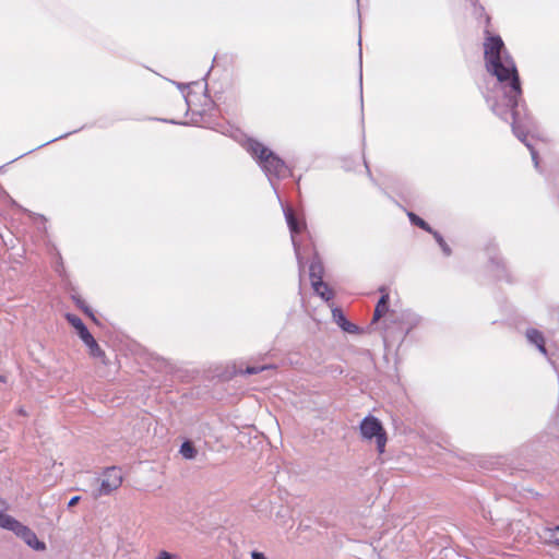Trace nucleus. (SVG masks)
Segmentation results:
<instances>
[{
    "label": "nucleus",
    "mask_w": 559,
    "mask_h": 559,
    "mask_svg": "<svg viewBox=\"0 0 559 559\" xmlns=\"http://www.w3.org/2000/svg\"><path fill=\"white\" fill-rule=\"evenodd\" d=\"M484 58L487 71L497 79L492 91L485 95L486 103L499 118L512 120L514 135L530 150L534 166L538 169L537 152L526 140L531 122L522 115L524 106L521 105L522 88L515 62L501 37L489 31L485 32Z\"/></svg>",
    "instance_id": "nucleus-1"
},
{
    "label": "nucleus",
    "mask_w": 559,
    "mask_h": 559,
    "mask_svg": "<svg viewBox=\"0 0 559 559\" xmlns=\"http://www.w3.org/2000/svg\"><path fill=\"white\" fill-rule=\"evenodd\" d=\"M242 145L251 157L259 164L275 191L276 188L273 183V178L283 179L292 175L286 163L261 142L249 138Z\"/></svg>",
    "instance_id": "nucleus-2"
},
{
    "label": "nucleus",
    "mask_w": 559,
    "mask_h": 559,
    "mask_svg": "<svg viewBox=\"0 0 559 559\" xmlns=\"http://www.w3.org/2000/svg\"><path fill=\"white\" fill-rule=\"evenodd\" d=\"M360 432L365 439L371 440L374 438L378 452H384L386 444V433L378 418L373 416L365 417L360 423Z\"/></svg>",
    "instance_id": "nucleus-3"
},
{
    "label": "nucleus",
    "mask_w": 559,
    "mask_h": 559,
    "mask_svg": "<svg viewBox=\"0 0 559 559\" xmlns=\"http://www.w3.org/2000/svg\"><path fill=\"white\" fill-rule=\"evenodd\" d=\"M122 480V472L119 467H107L102 475L98 496L110 495L121 486Z\"/></svg>",
    "instance_id": "nucleus-4"
},
{
    "label": "nucleus",
    "mask_w": 559,
    "mask_h": 559,
    "mask_svg": "<svg viewBox=\"0 0 559 559\" xmlns=\"http://www.w3.org/2000/svg\"><path fill=\"white\" fill-rule=\"evenodd\" d=\"M284 214H285V218H286L287 225H288L290 234H292L293 246H294L298 262L300 263L299 248L296 242L295 235L302 230V228L305 227V224L299 223L297 221V218L290 207H284Z\"/></svg>",
    "instance_id": "nucleus-5"
},
{
    "label": "nucleus",
    "mask_w": 559,
    "mask_h": 559,
    "mask_svg": "<svg viewBox=\"0 0 559 559\" xmlns=\"http://www.w3.org/2000/svg\"><path fill=\"white\" fill-rule=\"evenodd\" d=\"M0 527L13 532L17 537L27 528L26 525L3 512H0Z\"/></svg>",
    "instance_id": "nucleus-6"
},
{
    "label": "nucleus",
    "mask_w": 559,
    "mask_h": 559,
    "mask_svg": "<svg viewBox=\"0 0 559 559\" xmlns=\"http://www.w3.org/2000/svg\"><path fill=\"white\" fill-rule=\"evenodd\" d=\"M525 336L530 344L534 345L540 354L547 356L548 352L545 345V337L540 331L534 328L527 329Z\"/></svg>",
    "instance_id": "nucleus-7"
},
{
    "label": "nucleus",
    "mask_w": 559,
    "mask_h": 559,
    "mask_svg": "<svg viewBox=\"0 0 559 559\" xmlns=\"http://www.w3.org/2000/svg\"><path fill=\"white\" fill-rule=\"evenodd\" d=\"M20 538H22L27 546H29L31 548H33L35 550H45L46 549L45 543L40 542L37 538L36 534L29 527H27L23 532V534L20 536Z\"/></svg>",
    "instance_id": "nucleus-8"
},
{
    "label": "nucleus",
    "mask_w": 559,
    "mask_h": 559,
    "mask_svg": "<svg viewBox=\"0 0 559 559\" xmlns=\"http://www.w3.org/2000/svg\"><path fill=\"white\" fill-rule=\"evenodd\" d=\"M68 322L76 330L80 338L82 341L88 338V335H92L83 321L75 314H67Z\"/></svg>",
    "instance_id": "nucleus-9"
},
{
    "label": "nucleus",
    "mask_w": 559,
    "mask_h": 559,
    "mask_svg": "<svg viewBox=\"0 0 559 559\" xmlns=\"http://www.w3.org/2000/svg\"><path fill=\"white\" fill-rule=\"evenodd\" d=\"M312 288L323 300L329 301L333 298L334 294L326 283L323 281H316L312 283Z\"/></svg>",
    "instance_id": "nucleus-10"
},
{
    "label": "nucleus",
    "mask_w": 559,
    "mask_h": 559,
    "mask_svg": "<svg viewBox=\"0 0 559 559\" xmlns=\"http://www.w3.org/2000/svg\"><path fill=\"white\" fill-rule=\"evenodd\" d=\"M309 275L311 278V284L316 283V281H322L323 276V265L319 258H313L309 266Z\"/></svg>",
    "instance_id": "nucleus-11"
},
{
    "label": "nucleus",
    "mask_w": 559,
    "mask_h": 559,
    "mask_svg": "<svg viewBox=\"0 0 559 559\" xmlns=\"http://www.w3.org/2000/svg\"><path fill=\"white\" fill-rule=\"evenodd\" d=\"M388 302H389V295L388 294L382 295L376 306L374 313H373V321L379 320L388 311Z\"/></svg>",
    "instance_id": "nucleus-12"
},
{
    "label": "nucleus",
    "mask_w": 559,
    "mask_h": 559,
    "mask_svg": "<svg viewBox=\"0 0 559 559\" xmlns=\"http://www.w3.org/2000/svg\"><path fill=\"white\" fill-rule=\"evenodd\" d=\"M543 538L550 544L559 546V525L554 528H545Z\"/></svg>",
    "instance_id": "nucleus-13"
},
{
    "label": "nucleus",
    "mask_w": 559,
    "mask_h": 559,
    "mask_svg": "<svg viewBox=\"0 0 559 559\" xmlns=\"http://www.w3.org/2000/svg\"><path fill=\"white\" fill-rule=\"evenodd\" d=\"M83 342L88 347L90 354L93 357L104 356V352L102 350V348L99 347V345L97 344V342L95 341L93 335H88V338L84 340Z\"/></svg>",
    "instance_id": "nucleus-14"
},
{
    "label": "nucleus",
    "mask_w": 559,
    "mask_h": 559,
    "mask_svg": "<svg viewBox=\"0 0 559 559\" xmlns=\"http://www.w3.org/2000/svg\"><path fill=\"white\" fill-rule=\"evenodd\" d=\"M179 452L186 460H193L197 455V450L190 441H185L181 444Z\"/></svg>",
    "instance_id": "nucleus-15"
},
{
    "label": "nucleus",
    "mask_w": 559,
    "mask_h": 559,
    "mask_svg": "<svg viewBox=\"0 0 559 559\" xmlns=\"http://www.w3.org/2000/svg\"><path fill=\"white\" fill-rule=\"evenodd\" d=\"M407 216H408L409 221L412 222V224L418 226L419 228H421L428 233H432V228L423 218H420L413 212H408Z\"/></svg>",
    "instance_id": "nucleus-16"
},
{
    "label": "nucleus",
    "mask_w": 559,
    "mask_h": 559,
    "mask_svg": "<svg viewBox=\"0 0 559 559\" xmlns=\"http://www.w3.org/2000/svg\"><path fill=\"white\" fill-rule=\"evenodd\" d=\"M332 316H333L334 321L337 323V325L340 328H342L343 323H345L347 321L341 309H337V308L332 309Z\"/></svg>",
    "instance_id": "nucleus-17"
},
{
    "label": "nucleus",
    "mask_w": 559,
    "mask_h": 559,
    "mask_svg": "<svg viewBox=\"0 0 559 559\" xmlns=\"http://www.w3.org/2000/svg\"><path fill=\"white\" fill-rule=\"evenodd\" d=\"M288 515V509L287 508H281V510L277 512L275 521L282 525L286 526L288 524V521L285 520V518Z\"/></svg>",
    "instance_id": "nucleus-18"
},
{
    "label": "nucleus",
    "mask_w": 559,
    "mask_h": 559,
    "mask_svg": "<svg viewBox=\"0 0 559 559\" xmlns=\"http://www.w3.org/2000/svg\"><path fill=\"white\" fill-rule=\"evenodd\" d=\"M269 369H271L270 366L247 367L246 370H245V373L246 374H255L258 372L265 371V370H269Z\"/></svg>",
    "instance_id": "nucleus-19"
},
{
    "label": "nucleus",
    "mask_w": 559,
    "mask_h": 559,
    "mask_svg": "<svg viewBox=\"0 0 559 559\" xmlns=\"http://www.w3.org/2000/svg\"><path fill=\"white\" fill-rule=\"evenodd\" d=\"M343 331L347 332V333H352V334H355L359 331V328L353 323H350L349 321H346L345 323H343V326L341 328Z\"/></svg>",
    "instance_id": "nucleus-20"
},
{
    "label": "nucleus",
    "mask_w": 559,
    "mask_h": 559,
    "mask_svg": "<svg viewBox=\"0 0 559 559\" xmlns=\"http://www.w3.org/2000/svg\"><path fill=\"white\" fill-rule=\"evenodd\" d=\"M78 307H80L86 314L94 318L91 309L85 306L84 301L80 297H73Z\"/></svg>",
    "instance_id": "nucleus-21"
},
{
    "label": "nucleus",
    "mask_w": 559,
    "mask_h": 559,
    "mask_svg": "<svg viewBox=\"0 0 559 559\" xmlns=\"http://www.w3.org/2000/svg\"><path fill=\"white\" fill-rule=\"evenodd\" d=\"M157 559H175V556L166 550H162L158 554Z\"/></svg>",
    "instance_id": "nucleus-22"
},
{
    "label": "nucleus",
    "mask_w": 559,
    "mask_h": 559,
    "mask_svg": "<svg viewBox=\"0 0 559 559\" xmlns=\"http://www.w3.org/2000/svg\"><path fill=\"white\" fill-rule=\"evenodd\" d=\"M441 250L443 251V253L445 255H450L451 254V249L449 247V245L443 240L442 242L439 243Z\"/></svg>",
    "instance_id": "nucleus-23"
},
{
    "label": "nucleus",
    "mask_w": 559,
    "mask_h": 559,
    "mask_svg": "<svg viewBox=\"0 0 559 559\" xmlns=\"http://www.w3.org/2000/svg\"><path fill=\"white\" fill-rule=\"evenodd\" d=\"M251 558L252 559H267L262 552H259L255 550L251 552Z\"/></svg>",
    "instance_id": "nucleus-24"
},
{
    "label": "nucleus",
    "mask_w": 559,
    "mask_h": 559,
    "mask_svg": "<svg viewBox=\"0 0 559 559\" xmlns=\"http://www.w3.org/2000/svg\"><path fill=\"white\" fill-rule=\"evenodd\" d=\"M80 496H74L70 499V501L68 502V507H74L79 501H80Z\"/></svg>",
    "instance_id": "nucleus-25"
},
{
    "label": "nucleus",
    "mask_w": 559,
    "mask_h": 559,
    "mask_svg": "<svg viewBox=\"0 0 559 559\" xmlns=\"http://www.w3.org/2000/svg\"><path fill=\"white\" fill-rule=\"evenodd\" d=\"M431 234H432L433 238L436 239V241L438 242V245L444 240L438 231L432 229Z\"/></svg>",
    "instance_id": "nucleus-26"
},
{
    "label": "nucleus",
    "mask_w": 559,
    "mask_h": 559,
    "mask_svg": "<svg viewBox=\"0 0 559 559\" xmlns=\"http://www.w3.org/2000/svg\"><path fill=\"white\" fill-rule=\"evenodd\" d=\"M69 134H70V133H66V134L60 135V136H58V138L51 139L50 141H48V142L44 143L43 145H46V144H49V143H51V142H55V141L59 140V139L66 138V136H67V135H69Z\"/></svg>",
    "instance_id": "nucleus-27"
},
{
    "label": "nucleus",
    "mask_w": 559,
    "mask_h": 559,
    "mask_svg": "<svg viewBox=\"0 0 559 559\" xmlns=\"http://www.w3.org/2000/svg\"><path fill=\"white\" fill-rule=\"evenodd\" d=\"M177 86H178V88H180V90L186 88V85H185V84H182V83H177Z\"/></svg>",
    "instance_id": "nucleus-28"
},
{
    "label": "nucleus",
    "mask_w": 559,
    "mask_h": 559,
    "mask_svg": "<svg viewBox=\"0 0 559 559\" xmlns=\"http://www.w3.org/2000/svg\"><path fill=\"white\" fill-rule=\"evenodd\" d=\"M359 80H360V83L362 82V73L360 72L359 74Z\"/></svg>",
    "instance_id": "nucleus-29"
},
{
    "label": "nucleus",
    "mask_w": 559,
    "mask_h": 559,
    "mask_svg": "<svg viewBox=\"0 0 559 559\" xmlns=\"http://www.w3.org/2000/svg\"><path fill=\"white\" fill-rule=\"evenodd\" d=\"M362 52L361 49L359 50V58L361 59Z\"/></svg>",
    "instance_id": "nucleus-30"
}]
</instances>
